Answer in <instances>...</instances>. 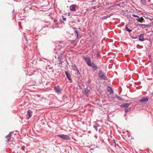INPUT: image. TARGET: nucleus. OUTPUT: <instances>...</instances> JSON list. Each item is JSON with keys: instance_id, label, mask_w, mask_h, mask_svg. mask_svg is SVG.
I'll list each match as a JSON object with an SVG mask.
<instances>
[{"instance_id": "nucleus-1", "label": "nucleus", "mask_w": 153, "mask_h": 153, "mask_svg": "<svg viewBox=\"0 0 153 153\" xmlns=\"http://www.w3.org/2000/svg\"><path fill=\"white\" fill-rule=\"evenodd\" d=\"M98 75L99 77L102 79L104 80H107L108 79L107 77L101 70H100L99 71V72L98 73Z\"/></svg>"}, {"instance_id": "nucleus-2", "label": "nucleus", "mask_w": 153, "mask_h": 153, "mask_svg": "<svg viewBox=\"0 0 153 153\" xmlns=\"http://www.w3.org/2000/svg\"><path fill=\"white\" fill-rule=\"evenodd\" d=\"M57 136L58 137L64 140H69L71 139V138L70 136L64 134H58Z\"/></svg>"}, {"instance_id": "nucleus-3", "label": "nucleus", "mask_w": 153, "mask_h": 153, "mask_svg": "<svg viewBox=\"0 0 153 153\" xmlns=\"http://www.w3.org/2000/svg\"><path fill=\"white\" fill-rule=\"evenodd\" d=\"M54 91L58 95L61 94L62 90L61 89L60 87L58 85L55 86L53 89Z\"/></svg>"}, {"instance_id": "nucleus-4", "label": "nucleus", "mask_w": 153, "mask_h": 153, "mask_svg": "<svg viewBox=\"0 0 153 153\" xmlns=\"http://www.w3.org/2000/svg\"><path fill=\"white\" fill-rule=\"evenodd\" d=\"M83 59L85 60V61L87 63V64L88 66H91V60L89 57H86L85 56L83 57Z\"/></svg>"}, {"instance_id": "nucleus-5", "label": "nucleus", "mask_w": 153, "mask_h": 153, "mask_svg": "<svg viewBox=\"0 0 153 153\" xmlns=\"http://www.w3.org/2000/svg\"><path fill=\"white\" fill-rule=\"evenodd\" d=\"M72 66L74 67L76 69V70H75V71H76V76L77 77L80 78L81 75L77 66L75 65L74 64L73 66Z\"/></svg>"}, {"instance_id": "nucleus-6", "label": "nucleus", "mask_w": 153, "mask_h": 153, "mask_svg": "<svg viewBox=\"0 0 153 153\" xmlns=\"http://www.w3.org/2000/svg\"><path fill=\"white\" fill-rule=\"evenodd\" d=\"M148 100L149 98L147 97H144L142 98V99L140 100L139 102L140 103L146 104L148 102Z\"/></svg>"}, {"instance_id": "nucleus-7", "label": "nucleus", "mask_w": 153, "mask_h": 153, "mask_svg": "<svg viewBox=\"0 0 153 153\" xmlns=\"http://www.w3.org/2000/svg\"><path fill=\"white\" fill-rule=\"evenodd\" d=\"M13 132H10L9 133V134L7 136H6L5 138L7 139V140L6 141V142L7 143L9 142V140H10L11 138L12 134L13 133Z\"/></svg>"}, {"instance_id": "nucleus-8", "label": "nucleus", "mask_w": 153, "mask_h": 153, "mask_svg": "<svg viewBox=\"0 0 153 153\" xmlns=\"http://www.w3.org/2000/svg\"><path fill=\"white\" fill-rule=\"evenodd\" d=\"M91 66H89L92 67V70L93 72H94L95 71L97 70L98 68V67L97 65L94 63L92 62L91 64Z\"/></svg>"}, {"instance_id": "nucleus-9", "label": "nucleus", "mask_w": 153, "mask_h": 153, "mask_svg": "<svg viewBox=\"0 0 153 153\" xmlns=\"http://www.w3.org/2000/svg\"><path fill=\"white\" fill-rule=\"evenodd\" d=\"M132 104V102H129L127 103H123L120 105V106L122 107H124L127 108L128 107L131 105Z\"/></svg>"}, {"instance_id": "nucleus-10", "label": "nucleus", "mask_w": 153, "mask_h": 153, "mask_svg": "<svg viewBox=\"0 0 153 153\" xmlns=\"http://www.w3.org/2000/svg\"><path fill=\"white\" fill-rule=\"evenodd\" d=\"M89 92L90 90L87 88H84L82 93L83 94H85L86 96L88 97Z\"/></svg>"}, {"instance_id": "nucleus-11", "label": "nucleus", "mask_w": 153, "mask_h": 153, "mask_svg": "<svg viewBox=\"0 0 153 153\" xmlns=\"http://www.w3.org/2000/svg\"><path fill=\"white\" fill-rule=\"evenodd\" d=\"M65 73L66 74V76L67 78L71 82H72V79H71L70 76V74L69 72L67 71H65Z\"/></svg>"}, {"instance_id": "nucleus-12", "label": "nucleus", "mask_w": 153, "mask_h": 153, "mask_svg": "<svg viewBox=\"0 0 153 153\" xmlns=\"http://www.w3.org/2000/svg\"><path fill=\"white\" fill-rule=\"evenodd\" d=\"M32 111L30 110H28L26 114L27 119H29L32 116Z\"/></svg>"}, {"instance_id": "nucleus-13", "label": "nucleus", "mask_w": 153, "mask_h": 153, "mask_svg": "<svg viewBox=\"0 0 153 153\" xmlns=\"http://www.w3.org/2000/svg\"><path fill=\"white\" fill-rule=\"evenodd\" d=\"M46 71L49 72H53V68L51 67L50 65L47 66L45 68Z\"/></svg>"}, {"instance_id": "nucleus-14", "label": "nucleus", "mask_w": 153, "mask_h": 153, "mask_svg": "<svg viewBox=\"0 0 153 153\" xmlns=\"http://www.w3.org/2000/svg\"><path fill=\"white\" fill-rule=\"evenodd\" d=\"M76 7V5L75 4L71 5L70 7V10L71 11H76L75 9Z\"/></svg>"}, {"instance_id": "nucleus-15", "label": "nucleus", "mask_w": 153, "mask_h": 153, "mask_svg": "<svg viewBox=\"0 0 153 153\" xmlns=\"http://www.w3.org/2000/svg\"><path fill=\"white\" fill-rule=\"evenodd\" d=\"M144 34L143 33L141 34L139 37V40L141 41H143L145 40V39L144 38Z\"/></svg>"}, {"instance_id": "nucleus-16", "label": "nucleus", "mask_w": 153, "mask_h": 153, "mask_svg": "<svg viewBox=\"0 0 153 153\" xmlns=\"http://www.w3.org/2000/svg\"><path fill=\"white\" fill-rule=\"evenodd\" d=\"M108 92H110V94H113L114 93L113 91L112 88L109 86H108L107 88Z\"/></svg>"}, {"instance_id": "nucleus-17", "label": "nucleus", "mask_w": 153, "mask_h": 153, "mask_svg": "<svg viewBox=\"0 0 153 153\" xmlns=\"http://www.w3.org/2000/svg\"><path fill=\"white\" fill-rule=\"evenodd\" d=\"M57 59L58 61L59 62V64L62 63L63 62L62 61L63 59L62 56H60L58 55Z\"/></svg>"}, {"instance_id": "nucleus-18", "label": "nucleus", "mask_w": 153, "mask_h": 153, "mask_svg": "<svg viewBox=\"0 0 153 153\" xmlns=\"http://www.w3.org/2000/svg\"><path fill=\"white\" fill-rule=\"evenodd\" d=\"M69 42H71V44L74 45V46H75L76 45L77 43L75 39L71 40L69 41Z\"/></svg>"}, {"instance_id": "nucleus-19", "label": "nucleus", "mask_w": 153, "mask_h": 153, "mask_svg": "<svg viewBox=\"0 0 153 153\" xmlns=\"http://www.w3.org/2000/svg\"><path fill=\"white\" fill-rule=\"evenodd\" d=\"M73 28L74 30V31L76 33V35H77V36H79V35L80 33L79 32V31L77 30V28L75 27H74Z\"/></svg>"}, {"instance_id": "nucleus-20", "label": "nucleus", "mask_w": 153, "mask_h": 153, "mask_svg": "<svg viewBox=\"0 0 153 153\" xmlns=\"http://www.w3.org/2000/svg\"><path fill=\"white\" fill-rule=\"evenodd\" d=\"M116 98L118 99L120 101H124V99L122 98L121 97H119L117 94H116Z\"/></svg>"}, {"instance_id": "nucleus-21", "label": "nucleus", "mask_w": 153, "mask_h": 153, "mask_svg": "<svg viewBox=\"0 0 153 153\" xmlns=\"http://www.w3.org/2000/svg\"><path fill=\"white\" fill-rule=\"evenodd\" d=\"M125 30L126 31L128 32L129 33L131 32L132 31V30H130L128 29V27L127 26H126L125 27Z\"/></svg>"}, {"instance_id": "nucleus-22", "label": "nucleus", "mask_w": 153, "mask_h": 153, "mask_svg": "<svg viewBox=\"0 0 153 153\" xmlns=\"http://www.w3.org/2000/svg\"><path fill=\"white\" fill-rule=\"evenodd\" d=\"M81 14V13L79 11H76V13L75 14H74V15L75 16H78L80 15V14Z\"/></svg>"}, {"instance_id": "nucleus-23", "label": "nucleus", "mask_w": 153, "mask_h": 153, "mask_svg": "<svg viewBox=\"0 0 153 153\" xmlns=\"http://www.w3.org/2000/svg\"><path fill=\"white\" fill-rule=\"evenodd\" d=\"M130 36L133 39H137L138 37V35H136L135 36H134L130 35Z\"/></svg>"}, {"instance_id": "nucleus-24", "label": "nucleus", "mask_w": 153, "mask_h": 153, "mask_svg": "<svg viewBox=\"0 0 153 153\" xmlns=\"http://www.w3.org/2000/svg\"><path fill=\"white\" fill-rule=\"evenodd\" d=\"M93 127L95 129L96 131H98V126H97L94 125L93 126Z\"/></svg>"}, {"instance_id": "nucleus-25", "label": "nucleus", "mask_w": 153, "mask_h": 153, "mask_svg": "<svg viewBox=\"0 0 153 153\" xmlns=\"http://www.w3.org/2000/svg\"><path fill=\"white\" fill-rule=\"evenodd\" d=\"M144 19L143 17H141L140 18V22H143Z\"/></svg>"}, {"instance_id": "nucleus-26", "label": "nucleus", "mask_w": 153, "mask_h": 153, "mask_svg": "<svg viewBox=\"0 0 153 153\" xmlns=\"http://www.w3.org/2000/svg\"><path fill=\"white\" fill-rule=\"evenodd\" d=\"M146 0H141V1L142 4H144L146 3Z\"/></svg>"}, {"instance_id": "nucleus-27", "label": "nucleus", "mask_w": 153, "mask_h": 153, "mask_svg": "<svg viewBox=\"0 0 153 153\" xmlns=\"http://www.w3.org/2000/svg\"><path fill=\"white\" fill-rule=\"evenodd\" d=\"M107 18V16H103L102 17V19H106Z\"/></svg>"}, {"instance_id": "nucleus-28", "label": "nucleus", "mask_w": 153, "mask_h": 153, "mask_svg": "<svg viewBox=\"0 0 153 153\" xmlns=\"http://www.w3.org/2000/svg\"><path fill=\"white\" fill-rule=\"evenodd\" d=\"M113 14V13H111L110 14H109V15H107V16H107V18L110 17V16H111Z\"/></svg>"}, {"instance_id": "nucleus-29", "label": "nucleus", "mask_w": 153, "mask_h": 153, "mask_svg": "<svg viewBox=\"0 0 153 153\" xmlns=\"http://www.w3.org/2000/svg\"><path fill=\"white\" fill-rule=\"evenodd\" d=\"M132 16H134V17H137V18H139V16H137V15H136L134 14H132Z\"/></svg>"}, {"instance_id": "nucleus-30", "label": "nucleus", "mask_w": 153, "mask_h": 153, "mask_svg": "<svg viewBox=\"0 0 153 153\" xmlns=\"http://www.w3.org/2000/svg\"><path fill=\"white\" fill-rule=\"evenodd\" d=\"M68 15V16H69L70 18H72V16H71V13H67Z\"/></svg>"}, {"instance_id": "nucleus-31", "label": "nucleus", "mask_w": 153, "mask_h": 153, "mask_svg": "<svg viewBox=\"0 0 153 153\" xmlns=\"http://www.w3.org/2000/svg\"><path fill=\"white\" fill-rule=\"evenodd\" d=\"M100 55V52H98L97 54V56L98 58Z\"/></svg>"}, {"instance_id": "nucleus-32", "label": "nucleus", "mask_w": 153, "mask_h": 153, "mask_svg": "<svg viewBox=\"0 0 153 153\" xmlns=\"http://www.w3.org/2000/svg\"><path fill=\"white\" fill-rule=\"evenodd\" d=\"M63 55V53H60L58 55V56H62Z\"/></svg>"}, {"instance_id": "nucleus-33", "label": "nucleus", "mask_w": 153, "mask_h": 153, "mask_svg": "<svg viewBox=\"0 0 153 153\" xmlns=\"http://www.w3.org/2000/svg\"><path fill=\"white\" fill-rule=\"evenodd\" d=\"M136 20L138 22H140V18L139 17L136 19Z\"/></svg>"}, {"instance_id": "nucleus-34", "label": "nucleus", "mask_w": 153, "mask_h": 153, "mask_svg": "<svg viewBox=\"0 0 153 153\" xmlns=\"http://www.w3.org/2000/svg\"><path fill=\"white\" fill-rule=\"evenodd\" d=\"M62 18H63V20H65L66 19V18H64V16H62Z\"/></svg>"}, {"instance_id": "nucleus-35", "label": "nucleus", "mask_w": 153, "mask_h": 153, "mask_svg": "<svg viewBox=\"0 0 153 153\" xmlns=\"http://www.w3.org/2000/svg\"><path fill=\"white\" fill-rule=\"evenodd\" d=\"M113 141L114 142V143L115 146H116V142H115V140H113Z\"/></svg>"}, {"instance_id": "nucleus-36", "label": "nucleus", "mask_w": 153, "mask_h": 153, "mask_svg": "<svg viewBox=\"0 0 153 153\" xmlns=\"http://www.w3.org/2000/svg\"><path fill=\"white\" fill-rule=\"evenodd\" d=\"M128 111V109H126L125 110V113H126L127 111Z\"/></svg>"}, {"instance_id": "nucleus-37", "label": "nucleus", "mask_w": 153, "mask_h": 153, "mask_svg": "<svg viewBox=\"0 0 153 153\" xmlns=\"http://www.w3.org/2000/svg\"><path fill=\"white\" fill-rule=\"evenodd\" d=\"M78 36H77V35L76 36V39H75V40H76H76L77 39H78Z\"/></svg>"}, {"instance_id": "nucleus-38", "label": "nucleus", "mask_w": 153, "mask_h": 153, "mask_svg": "<svg viewBox=\"0 0 153 153\" xmlns=\"http://www.w3.org/2000/svg\"><path fill=\"white\" fill-rule=\"evenodd\" d=\"M77 22H80V20L79 19H78Z\"/></svg>"}, {"instance_id": "nucleus-39", "label": "nucleus", "mask_w": 153, "mask_h": 153, "mask_svg": "<svg viewBox=\"0 0 153 153\" xmlns=\"http://www.w3.org/2000/svg\"><path fill=\"white\" fill-rule=\"evenodd\" d=\"M101 130V128H100L99 129V132H100Z\"/></svg>"}, {"instance_id": "nucleus-40", "label": "nucleus", "mask_w": 153, "mask_h": 153, "mask_svg": "<svg viewBox=\"0 0 153 153\" xmlns=\"http://www.w3.org/2000/svg\"><path fill=\"white\" fill-rule=\"evenodd\" d=\"M56 21H57V20H55H55H54V22H56Z\"/></svg>"}, {"instance_id": "nucleus-41", "label": "nucleus", "mask_w": 153, "mask_h": 153, "mask_svg": "<svg viewBox=\"0 0 153 153\" xmlns=\"http://www.w3.org/2000/svg\"><path fill=\"white\" fill-rule=\"evenodd\" d=\"M44 28H42V30H42H42H44Z\"/></svg>"}, {"instance_id": "nucleus-42", "label": "nucleus", "mask_w": 153, "mask_h": 153, "mask_svg": "<svg viewBox=\"0 0 153 153\" xmlns=\"http://www.w3.org/2000/svg\"><path fill=\"white\" fill-rule=\"evenodd\" d=\"M131 109V107L130 108H129V109L130 110Z\"/></svg>"}, {"instance_id": "nucleus-43", "label": "nucleus", "mask_w": 153, "mask_h": 153, "mask_svg": "<svg viewBox=\"0 0 153 153\" xmlns=\"http://www.w3.org/2000/svg\"><path fill=\"white\" fill-rule=\"evenodd\" d=\"M95 138H97V136H95Z\"/></svg>"}, {"instance_id": "nucleus-44", "label": "nucleus", "mask_w": 153, "mask_h": 153, "mask_svg": "<svg viewBox=\"0 0 153 153\" xmlns=\"http://www.w3.org/2000/svg\"><path fill=\"white\" fill-rule=\"evenodd\" d=\"M46 33H47V32H46L45 33V34H46Z\"/></svg>"}, {"instance_id": "nucleus-45", "label": "nucleus", "mask_w": 153, "mask_h": 153, "mask_svg": "<svg viewBox=\"0 0 153 153\" xmlns=\"http://www.w3.org/2000/svg\"><path fill=\"white\" fill-rule=\"evenodd\" d=\"M98 143H100L99 141H98Z\"/></svg>"}]
</instances>
